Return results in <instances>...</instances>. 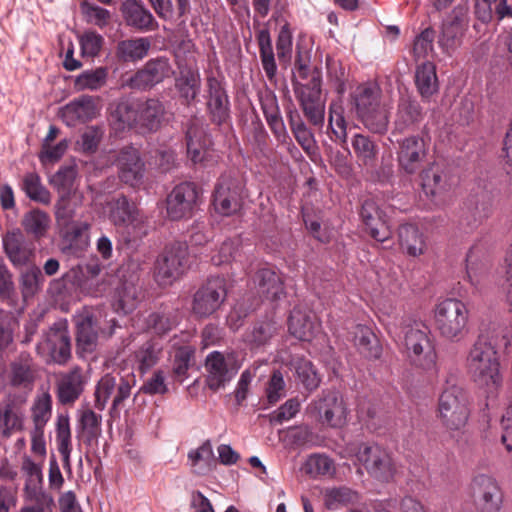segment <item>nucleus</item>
<instances>
[{
	"mask_svg": "<svg viewBox=\"0 0 512 512\" xmlns=\"http://www.w3.org/2000/svg\"><path fill=\"white\" fill-rule=\"evenodd\" d=\"M466 368L473 382L488 396L502 386L500 359L496 347L485 336H479L469 350Z\"/></svg>",
	"mask_w": 512,
	"mask_h": 512,
	"instance_id": "1",
	"label": "nucleus"
},
{
	"mask_svg": "<svg viewBox=\"0 0 512 512\" xmlns=\"http://www.w3.org/2000/svg\"><path fill=\"white\" fill-rule=\"evenodd\" d=\"M435 329L446 341L458 343L469 334L470 311L459 299L447 298L440 301L434 309Z\"/></svg>",
	"mask_w": 512,
	"mask_h": 512,
	"instance_id": "2",
	"label": "nucleus"
},
{
	"mask_svg": "<svg viewBox=\"0 0 512 512\" xmlns=\"http://www.w3.org/2000/svg\"><path fill=\"white\" fill-rule=\"evenodd\" d=\"M399 342L412 364L431 370L436 364V351L428 336L427 328L419 324L407 325L399 335Z\"/></svg>",
	"mask_w": 512,
	"mask_h": 512,
	"instance_id": "3",
	"label": "nucleus"
},
{
	"mask_svg": "<svg viewBox=\"0 0 512 512\" xmlns=\"http://www.w3.org/2000/svg\"><path fill=\"white\" fill-rule=\"evenodd\" d=\"M189 253L185 242H173L165 246L158 256L154 277L161 286H168L178 280L188 269Z\"/></svg>",
	"mask_w": 512,
	"mask_h": 512,
	"instance_id": "4",
	"label": "nucleus"
},
{
	"mask_svg": "<svg viewBox=\"0 0 512 512\" xmlns=\"http://www.w3.org/2000/svg\"><path fill=\"white\" fill-rule=\"evenodd\" d=\"M355 456L375 480L383 483L393 480L396 465L386 449L377 444L362 443L358 446Z\"/></svg>",
	"mask_w": 512,
	"mask_h": 512,
	"instance_id": "5",
	"label": "nucleus"
},
{
	"mask_svg": "<svg viewBox=\"0 0 512 512\" xmlns=\"http://www.w3.org/2000/svg\"><path fill=\"white\" fill-rule=\"evenodd\" d=\"M438 411L439 417L447 429L461 430L469 417L467 400L463 391L456 386L445 389L439 398Z\"/></svg>",
	"mask_w": 512,
	"mask_h": 512,
	"instance_id": "6",
	"label": "nucleus"
},
{
	"mask_svg": "<svg viewBox=\"0 0 512 512\" xmlns=\"http://www.w3.org/2000/svg\"><path fill=\"white\" fill-rule=\"evenodd\" d=\"M40 355L57 363L65 364L71 357V338L66 321L55 322L37 345Z\"/></svg>",
	"mask_w": 512,
	"mask_h": 512,
	"instance_id": "7",
	"label": "nucleus"
},
{
	"mask_svg": "<svg viewBox=\"0 0 512 512\" xmlns=\"http://www.w3.org/2000/svg\"><path fill=\"white\" fill-rule=\"evenodd\" d=\"M227 296L226 280L223 277H211L194 294L192 313L199 318H207L215 313Z\"/></svg>",
	"mask_w": 512,
	"mask_h": 512,
	"instance_id": "8",
	"label": "nucleus"
},
{
	"mask_svg": "<svg viewBox=\"0 0 512 512\" xmlns=\"http://www.w3.org/2000/svg\"><path fill=\"white\" fill-rule=\"evenodd\" d=\"M310 409L321 424L332 428H340L347 421L348 409L342 395L336 390L323 391L310 404Z\"/></svg>",
	"mask_w": 512,
	"mask_h": 512,
	"instance_id": "9",
	"label": "nucleus"
},
{
	"mask_svg": "<svg viewBox=\"0 0 512 512\" xmlns=\"http://www.w3.org/2000/svg\"><path fill=\"white\" fill-rule=\"evenodd\" d=\"M173 74L169 59L160 56L148 60L145 65L133 75L122 80L123 88L147 90L163 82Z\"/></svg>",
	"mask_w": 512,
	"mask_h": 512,
	"instance_id": "10",
	"label": "nucleus"
},
{
	"mask_svg": "<svg viewBox=\"0 0 512 512\" xmlns=\"http://www.w3.org/2000/svg\"><path fill=\"white\" fill-rule=\"evenodd\" d=\"M475 504L480 512H500L504 494L498 481L491 475H476L471 482Z\"/></svg>",
	"mask_w": 512,
	"mask_h": 512,
	"instance_id": "11",
	"label": "nucleus"
},
{
	"mask_svg": "<svg viewBox=\"0 0 512 512\" xmlns=\"http://www.w3.org/2000/svg\"><path fill=\"white\" fill-rule=\"evenodd\" d=\"M397 144L396 154L399 169L407 175H414L420 170L428 155L424 139L412 135L398 140Z\"/></svg>",
	"mask_w": 512,
	"mask_h": 512,
	"instance_id": "12",
	"label": "nucleus"
},
{
	"mask_svg": "<svg viewBox=\"0 0 512 512\" xmlns=\"http://www.w3.org/2000/svg\"><path fill=\"white\" fill-rule=\"evenodd\" d=\"M2 247L6 257L16 269L24 268L34 262L35 245L18 228L8 231L2 237Z\"/></svg>",
	"mask_w": 512,
	"mask_h": 512,
	"instance_id": "13",
	"label": "nucleus"
},
{
	"mask_svg": "<svg viewBox=\"0 0 512 512\" xmlns=\"http://www.w3.org/2000/svg\"><path fill=\"white\" fill-rule=\"evenodd\" d=\"M241 185L230 174H223L215 186L212 204L215 211L223 216L236 213L241 207Z\"/></svg>",
	"mask_w": 512,
	"mask_h": 512,
	"instance_id": "14",
	"label": "nucleus"
},
{
	"mask_svg": "<svg viewBox=\"0 0 512 512\" xmlns=\"http://www.w3.org/2000/svg\"><path fill=\"white\" fill-rule=\"evenodd\" d=\"M113 164L123 183L132 187L141 183L144 176V162L137 148L128 145L114 152Z\"/></svg>",
	"mask_w": 512,
	"mask_h": 512,
	"instance_id": "15",
	"label": "nucleus"
},
{
	"mask_svg": "<svg viewBox=\"0 0 512 512\" xmlns=\"http://www.w3.org/2000/svg\"><path fill=\"white\" fill-rule=\"evenodd\" d=\"M198 198L197 187L192 182L176 185L166 199V211L171 220L189 217Z\"/></svg>",
	"mask_w": 512,
	"mask_h": 512,
	"instance_id": "16",
	"label": "nucleus"
},
{
	"mask_svg": "<svg viewBox=\"0 0 512 512\" xmlns=\"http://www.w3.org/2000/svg\"><path fill=\"white\" fill-rule=\"evenodd\" d=\"M109 220L120 227H131L134 231L145 233L143 231L147 217L135 206L130 203L126 196L121 195L112 199L108 203Z\"/></svg>",
	"mask_w": 512,
	"mask_h": 512,
	"instance_id": "17",
	"label": "nucleus"
},
{
	"mask_svg": "<svg viewBox=\"0 0 512 512\" xmlns=\"http://www.w3.org/2000/svg\"><path fill=\"white\" fill-rule=\"evenodd\" d=\"M121 13L127 26L140 32L156 31L159 24L141 0H125Z\"/></svg>",
	"mask_w": 512,
	"mask_h": 512,
	"instance_id": "18",
	"label": "nucleus"
},
{
	"mask_svg": "<svg viewBox=\"0 0 512 512\" xmlns=\"http://www.w3.org/2000/svg\"><path fill=\"white\" fill-rule=\"evenodd\" d=\"M20 470L25 480L23 488L25 499L32 502L44 500L46 494L43 489L42 464L25 454L22 457Z\"/></svg>",
	"mask_w": 512,
	"mask_h": 512,
	"instance_id": "19",
	"label": "nucleus"
},
{
	"mask_svg": "<svg viewBox=\"0 0 512 512\" xmlns=\"http://www.w3.org/2000/svg\"><path fill=\"white\" fill-rule=\"evenodd\" d=\"M360 217L370 236L378 242L391 238V229L382 211L373 200L363 202Z\"/></svg>",
	"mask_w": 512,
	"mask_h": 512,
	"instance_id": "20",
	"label": "nucleus"
},
{
	"mask_svg": "<svg viewBox=\"0 0 512 512\" xmlns=\"http://www.w3.org/2000/svg\"><path fill=\"white\" fill-rule=\"evenodd\" d=\"M423 119L422 108L420 104L410 97H401L397 105V111L393 122L392 134H402L411 131Z\"/></svg>",
	"mask_w": 512,
	"mask_h": 512,
	"instance_id": "21",
	"label": "nucleus"
},
{
	"mask_svg": "<svg viewBox=\"0 0 512 512\" xmlns=\"http://www.w3.org/2000/svg\"><path fill=\"white\" fill-rule=\"evenodd\" d=\"M259 101L266 122L275 138L279 142H285L288 133L281 116L277 96L273 91L266 89L259 94Z\"/></svg>",
	"mask_w": 512,
	"mask_h": 512,
	"instance_id": "22",
	"label": "nucleus"
},
{
	"mask_svg": "<svg viewBox=\"0 0 512 512\" xmlns=\"http://www.w3.org/2000/svg\"><path fill=\"white\" fill-rule=\"evenodd\" d=\"M421 188L424 194L433 200L442 197L451 189V181L446 171L432 163L420 174Z\"/></svg>",
	"mask_w": 512,
	"mask_h": 512,
	"instance_id": "23",
	"label": "nucleus"
},
{
	"mask_svg": "<svg viewBox=\"0 0 512 512\" xmlns=\"http://www.w3.org/2000/svg\"><path fill=\"white\" fill-rule=\"evenodd\" d=\"M288 329L300 341H312L320 330L317 317L310 311L295 307L289 317Z\"/></svg>",
	"mask_w": 512,
	"mask_h": 512,
	"instance_id": "24",
	"label": "nucleus"
},
{
	"mask_svg": "<svg viewBox=\"0 0 512 512\" xmlns=\"http://www.w3.org/2000/svg\"><path fill=\"white\" fill-rule=\"evenodd\" d=\"M98 114L97 105L91 96H81L62 108L61 118L70 127L92 120Z\"/></svg>",
	"mask_w": 512,
	"mask_h": 512,
	"instance_id": "25",
	"label": "nucleus"
},
{
	"mask_svg": "<svg viewBox=\"0 0 512 512\" xmlns=\"http://www.w3.org/2000/svg\"><path fill=\"white\" fill-rule=\"evenodd\" d=\"M205 369L207 385L214 391L224 387L236 373L228 368L224 355L219 351H213L207 355Z\"/></svg>",
	"mask_w": 512,
	"mask_h": 512,
	"instance_id": "26",
	"label": "nucleus"
},
{
	"mask_svg": "<svg viewBox=\"0 0 512 512\" xmlns=\"http://www.w3.org/2000/svg\"><path fill=\"white\" fill-rule=\"evenodd\" d=\"M207 87L209 93L208 110L213 122L221 124L228 117L229 112L227 93L222 82L213 76L207 78Z\"/></svg>",
	"mask_w": 512,
	"mask_h": 512,
	"instance_id": "27",
	"label": "nucleus"
},
{
	"mask_svg": "<svg viewBox=\"0 0 512 512\" xmlns=\"http://www.w3.org/2000/svg\"><path fill=\"white\" fill-rule=\"evenodd\" d=\"M382 91L375 83L358 85L350 94V103L357 117L378 106L381 101Z\"/></svg>",
	"mask_w": 512,
	"mask_h": 512,
	"instance_id": "28",
	"label": "nucleus"
},
{
	"mask_svg": "<svg viewBox=\"0 0 512 512\" xmlns=\"http://www.w3.org/2000/svg\"><path fill=\"white\" fill-rule=\"evenodd\" d=\"M77 327V350L80 354L91 353L97 345V329L94 317L89 312L79 315L76 318Z\"/></svg>",
	"mask_w": 512,
	"mask_h": 512,
	"instance_id": "29",
	"label": "nucleus"
},
{
	"mask_svg": "<svg viewBox=\"0 0 512 512\" xmlns=\"http://www.w3.org/2000/svg\"><path fill=\"white\" fill-rule=\"evenodd\" d=\"M83 391V377L79 368L63 375L57 384V397L62 404L74 403Z\"/></svg>",
	"mask_w": 512,
	"mask_h": 512,
	"instance_id": "30",
	"label": "nucleus"
},
{
	"mask_svg": "<svg viewBox=\"0 0 512 512\" xmlns=\"http://www.w3.org/2000/svg\"><path fill=\"white\" fill-rule=\"evenodd\" d=\"M187 154L193 163H201L210 155L209 140L203 129L191 124L186 132Z\"/></svg>",
	"mask_w": 512,
	"mask_h": 512,
	"instance_id": "31",
	"label": "nucleus"
},
{
	"mask_svg": "<svg viewBox=\"0 0 512 512\" xmlns=\"http://www.w3.org/2000/svg\"><path fill=\"white\" fill-rule=\"evenodd\" d=\"M150 48L147 37L122 40L117 44L116 57L123 62H137L147 56Z\"/></svg>",
	"mask_w": 512,
	"mask_h": 512,
	"instance_id": "32",
	"label": "nucleus"
},
{
	"mask_svg": "<svg viewBox=\"0 0 512 512\" xmlns=\"http://www.w3.org/2000/svg\"><path fill=\"white\" fill-rule=\"evenodd\" d=\"M357 118L371 133L383 135L390 123V107L382 102Z\"/></svg>",
	"mask_w": 512,
	"mask_h": 512,
	"instance_id": "33",
	"label": "nucleus"
},
{
	"mask_svg": "<svg viewBox=\"0 0 512 512\" xmlns=\"http://www.w3.org/2000/svg\"><path fill=\"white\" fill-rule=\"evenodd\" d=\"M138 125L155 130L164 115V106L158 99L137 100Z\"/></svg>",
	"mask_w": 512,
	"mask_h": 512,
	"instance_id": "34",
	"label": "nucleus"
},
{
	"mask_svg": "<svg viewBox=\"0 0 512 512\" xmlns=\"http://www.w3.org/2000/svg\"><path fill=\"white\" fill-rule=\"evenodd\" d=\"M487 271L488 260L483 247L481 245L472 246L466 256V272L470 283L478 286Z\"/></svg>",
	"mask_w": 512,
	"mask_h": 512,
	"instance_id": "35",
	"label": "nucleus"
},
{
	"mask_svg": "<svg viewBox=\"0 0 512 512\" xmlns=\"http://www.w3.org/2000/svg\"><path fill=\"white\" fill-rule=\"evenodd\" d=\"M110 123L117 131L138 125L137 100L120 101L111 112Z\"/></svg>",
	"mask_w": 512,
	"mask_h": 512,
	"instance_id": "36",
	"label": "nucleus"
},
{
	"mask_svg": "<svg viewBox=\"0 0 512 512\" xmlns=\"http://www.w3.org/2000/svg\"><path fill=\"white\" fill-rule=\"evenodd\" d=\"M289 126L293 136L298 144L307 153H314L316 150V140L312 131L302 120L297 111H290L287 114Z\"/></svg>",
	"mask_w": 512,
	"mask_h": 512,
	"instance_id": "37",
	"label": "nucleus"
},
{
	"mask_svg": "<svg viewBox=\"0 0 512 512\" xmlns=\"http://www.w3.org/2000/svg\"><path fill=\"white\" fill-rule=\"evenodd\" d=\"M293 90L300 106L313 104L321 101V75L315 71L308 83H301L297 80L292 81Z\"/></svg>",
	"mask_w": 512,
	"mask_h": 512,
	"instance_id": "38",
	"label": "nucleus"
},
{
	"mask_svg": "<svg viewBox=\"0 0 512 512\" xmlns=\"http://www.w3.org/2000/svg\"><path fill=\"white\" fill-rule=\"evenodd\" d=\"M175 86L187 103L192 102L200 91V75L198 70L191 67H180Z\"/></svg>",
	"mask_w": 512,
	"mask_h": 512,
	"instance_id": "39",
	"label": "nucleus"
},
{
	"mask_svg": "<svg viewBox=\"0 0 512 512\" xmlns=\"http://www.w3.org/2000/svg\"><path fill=\"white\" fill-rule=\"evenodd\" d=\"M328 131L331 139L345 144L347 142V122L344 116V107L340 100L332 101L328 111Z\"/></svg>",
	"mask_w": 512,
	"mask_h": 512,
	"instance_id": "40",
	"label": "nucleus"
},
{
	"mask_svg": "<svg viewBox=\"0 0 512 512\" xmlns=\"http://www.w3.org/2000/svg\"><path fill=\"white\" fill-rule=\"evenodd\" d=\"M464 30L465 27L460 18L453 17L445 20L438 39L439 46L447 53L454 50L460 44Z\"/></svg>",
	"mask_w": 512,
	"mask_h": 512,
	"instance_id": "41",
	"label": "nucleus"
},
{
	"mask_svg": "<svg viewBox=\"0 0 512 512\" xmlns=\"http://www.w3.org/2000/svg\"><path fill=\"white\" fill-rule=\"evenodd\" d=\"M259 290L266 298L275 301L284 295L281 277L270 268H263L257 272Z\"/></svg>",
	"mask_w": 512,
	"mask_h": 512,
	"instance_id": "42",
	"label": "nucleus"
},
{
	"mask_svg": "<svg viewBox=\"0 0 512 512\" xmlns=\"http://www.w3.org/2000/svg\"><path fill=\"white\" fill-rule=\"evenodd\" d=\"M351 340L354 345L367 357H378L380 348L376 337L371 329L365 325H356L350 332Z\"/></svg>",
	"mask_w": 512,
	"mask_h": 512,
	"instance_id": "43",
	"label": "nucleus"
},
{
	"mask_svg": "<svg viewBox=\"0 0 512 512\" xmlns=\"http://www.w3.org/2000/svg\"><path fill=\"white\" fill-rule=\"evenodd\" d=\"M399 243L410 256H418L424 252L425 242L417 226L403 224L398 229Z\"/></svg>",
	"mask_w": 512,
	"mask_h": 512,
	"instance_id": "44",
	"label": "nucleus"
},
{
	"mask_svg": "<svg viewBox=\"0 0 512 512\" xmlns=\"http://www.w3.org/2000/svg\"><path fill=\"white\" fill-rule=\"evenodd\" d=\"M415 84L418 92L423 98H429L438 90L436 68L432 62H424L417 67L415 73Z\"/></svg>",
	"mask_w": 512,
	"mask_h": 512,
	"instance_id": "45",
	"label": "nucleus"
},
{
	"mask_svg": "<svg viewBox=\"0 0 512 512\" xmlns=\"http://www.w3.org/2000/svg\"><path fill=\"white\" fill-rule=\"evenodd\" d=\"M24 413L21 406L9 402L0 407V430L2 435L9 437L12 432L23 428Z\"/></svg>",
	"mask_w": 512,
	"mask_h": 512,
	"instance_id": "46",
	"label": "nucleus"
},
{
	"mask_svg": "<svg viewBox=\"0 0 512 512\" xmlns=\"http://www.w3.org/2000/svg\"><path fill=\"white\" fill-rule=\"evenodd\" d=\"M162 349V344L157 339H150L143 343L135 352L138 369L145 373L154 367L160 359Z\"/></svg>",
	"mask_w": 512,
	"mask_h": 512,
	"instance_id": "47",
	"label": "nucleus"
},
{
	"mask_svg": "<svg viewBox=\"0 0 512 512\" xmlns=\"http://www.w3.org/2000/svg\"><path fill=\"white\" fill-rule=\"evenodd\" d=\"M33 429H45L52 416V396L49 392L38 393L31 406Z\"/></svg>",
	"mask_w": 512,
	"mask_h": 512,
	"instance_id": "48",
	"label": "nucleus"
},
{
	"mask_svg": "<svg viewBox=\"0 0 512 512\" xmlns=\"http://www.w3.org/2000/svg\"><path fill=\"white\" fill-rule=\"evenodd\" d=\"M257 41L263 70L269 81L272 82L277 74V65L269 31L267 29L260 30L257 34Z\"/></svg>",
	"mask_w": 512,
	"mask_h": 512,
	"instance_id": "49",
	"label": "nucleus"
},
{
	"mask_svg": "<svg viewBox=\"0 0 512 512\" xmlns=\"http://www.w3.org/2000/svg\"><path fill=\"white\" fill-rule=\"evenodd\" d=\"M89 228L90 224L88 222L75 220L68 223L67 226L60 227V230L71 249L83 250L89 243Z\"/></svg>",
	"mask_w": 512,
	"mask_h": 512,
	"instance_id": "50",
	"label": "nucleus"
},
{
	"mask_svg": "<svg viewBox=\"0 0 512 512\" xmlns=\"http://www.w3.org/2000/svg\"><path fill=\"white\" fill-rule=\"evenodd\" d=\"M56 444L64 465L70 466L72 452L70 420L67 414H59L56 419Z\"/></svg>",
	"mask_w": 512,
	"mask_h": 512,
	"instance_id": "51",
	"label": "nucleus"
},
{
	"mask_svg": "<svg viewBox=\"0 0 512 512\" xmlns=\"http://www.w3.org/2000/svg\"><path fill=\"white\" fill-rule=\"evenodd\" d=\"M354 154L361 165L372 166L378 152L377 145L367 135L357 133L351 139Z\"/></svg>",
	"mask_w": 512,
	"mask_h": 512,
	"instance_id": "52",
	"label": "nucleus"
},
{
	"mask_svg": "<svg viewBox=\"0 0 512 512\" xmlns=\"http://www.w3.org/2000/svg\"><path fill=\"white\" fill-rule=\"evenodd\" d=\"M50 222L46 212L34 209L24 215L21 224L26 233L31 234L35 239H40L46 235Z\"/></svg>",
	"mask_w": 512,
	"mask_h": 512,
	"instance_id": "53",
	"label": "nucleus"
},
{
	"mask_svg": "<svg viewBox=\"0 0 512 512\" xmlns=\"http://www.w3.org/2000/svg\"><path fill=\"white\" fill-rule=\"evenodd\" d=\"M304 472L310 477L332 476L335 473L334 461L325 454L310 455L303 466Z\"/></svg>",
	"mask_w": 512,
	"mask_h": 512,
	"instance_id": "54",
	"label": "nucleus"
},
{
	"mask_svg": "<svg viewBox=\"0 0 512 512\" xmlns=\"http://www.w3.org/2000/svg\"><path fill=\"white\" fill-rule=\"evenodd\" d=\"M139 301V290L133 283L124 282L117 289L114 307L116 311L124 314L135 309Z\"/></svg>",
	"mask_w": 512,
	"mask_h": 512,
	"instance_id": "55",
	"label": "nucleus"
},
{
	"mask_svg": "<svg viewBox=\"0 0 512 512\" xmlns=\"http://www.w3.org/2000/svg\"><path fill=\"white\" fill-rule=\"evenodd\" d=\"M26 267V270L21 273L20 285L23 297L29 298L41 289L44 277L40 268L33 263Z\"/></svg>",
	"mask_w": 512,
	"mask_h": 512,
	"instance_id": "56",
	"label": "nucleus"
},
{
	"mask_svg": "<svg viewBox=\"0 0 512 512\" xmlns=\"http://www.w3.org/2000/svg\"><path fill=\"white\" fill-rule=\"evenodd\" d=\"M358 499V493L347 487L328 489L324 493L325 505L330 510L355 503Z\"/></svg>",
	"mask_w": 512,
	"mask_h": 512,
	"instance_id": "57",
	"label": "nucleus"
},
{
	"mask_svg": "<svg viewBox=\"0 0 512 512\" xmlns=\"http://www.w3.org/2000/svg\"><path fill=\"white\" fill-rule=\"evenodd\" d=\"M23 190L28 198L41 204H49L50 192L42 185L40 177L35 173H28L23 179Z\"/></svg>",
	"mask_w": 512,
	"mask_h": 512,
	"instance_id": "58",
	"label": "nucleus"
},
{
	"mask_svg": "<svg viewBox=\"0 0 512 512\" xmlns=\"http://www.w3.org/2000/svg\"><path fill=\"white\" fill-rule=\"evenodd\" d=\"M293 365L296 377L305 389L313 391L318 388L321 379L309 360L301 358L296 360Z\"/></svg>",
	"mask_w": 512,
	"mask_h": 512,
	"instance_id": "59",
	"label": "nucleus"
},
{
	"mask_svg": "<svg viewBox=\"0 0 512 512\" xmlns=\"http://www.w3.org/2000/svg\"><path fill=\"white\" fill-rule=\"evenodd\" d=\"M277 331L273 322H260L254 325L253 329L246 335V342L252 348H259L266 345Z\"/></svg>",
	"mask_w": 512,
	"mask_h": 512,
	"instance_id": "60",
	"label": "nucleus"
},
{
	"mask_svg": "<svg viewBox=\"0 0 512 512\" xmlns=\"http://www.w3.org/2000/svg\"><path fill=\"white\" fill-rule=\"evenodd\" d=\"M146 323L156 334L163 335L176 327L177 319L171 312L157 311L148 316Z\"/></svg>",
	"mask_w": 512,
	"mask_h": 512,
	"instance_id": "61",
	"label": "nucleus"
},
{
	"mask_svg": "<svg viewBox=\"0 0 512 512\" xmlns=\"http://www.w3.org/2000/svg\"><path fill=\"white\" fill-rule=\"evenodd\" d=\"M107 76L108 71L104 67L85 71L77 77L76 86L81 90H97L106 83Z\"/></svg>",
	"mask_w": 512,
	"mask_h": 512,
	"instance_id": "62",
	"label": "nucleus"
},
{
	"mask_svg": "<svg viewBox=\"0 0 512 512\" xmlns=\"http://www.w3.org/2000/svg\"><path fill=\"white\" fill-rule=\"evenodd\" d=\"M81 55L87 58H94L99 55L104 44V38L99 33L88 30L78 37Z\"/></svg>",
	"mask_w": 512,
	"mask_h": 512,
	"instance_id": "63",
	"label": "nucleus"
},
{
	"mask_svg": "<svg viewBox=\"0 0 512 512\" xmlns=\"http://www.w3.org/2000/svg\"><path fill=\"white\" fill-rule=\"evenodd\" d=\"M33 381L34 372L30 360L25 359L12 363L10 382L13 386L27 387Z\"/></svg>",
	"mask_w": 512,
	"mask_h": 512,
	"instance_id": "64",
	"label": "nucleus"
}]
</instances>
